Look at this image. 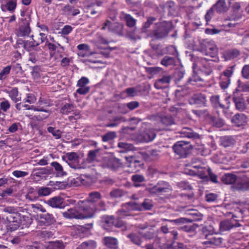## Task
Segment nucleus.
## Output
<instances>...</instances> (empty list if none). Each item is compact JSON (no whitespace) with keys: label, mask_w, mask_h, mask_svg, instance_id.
<instances>
[{"label":"nucleus","mask_w":249,"mask_h":249,"mask_svg":"<svg viewBox=\"0 0 249 249\" xmlns=\"http://www.w3.org/2000/svg\"><path fill=\"white\" fill-rule=\"evenodd\" d=\"M2 212L4 213L2 215V219L7 224V228L11 231L17 229L20 214L18 213L17 209L14 207L7 206L2 209Z\"/></svg>","instance_id":"f257e3e1"},{"label":"nucleus","mask_w":249,"mask_h":249,"mask_svg":"<svg viewBox=\"0 0 249 249\" xmlns=\"http://www.w3.org/2000/svg\"><path fill=\"white\" fill-rule=\"evenodd\" d=\"M189 174L197 176L203 182L210 180L213 183H217V177L212 172L209 167H204L198 165H192L189 169Z\"/></svg>","instance_id":"f03ea898"},{"label":"nucleus","mask_w":249,"mask_h":249,"mask_svg":"<svg viewBox=\"0 0 249 249\" xmlns=\"http://www.w3.org/2000/svg\"><path fill=\"white\" fill-rule=\"evenodd\" d=\"M80 219L89 218L95 213L94 205L86 200L79 201L77 203Z\"/></svg>","instance_id":"7ed1b4c3"},{"label":"nucleus","mask_w":249,"mask_h":249,"mask_svg":"<svg viewBox=\"0 0 249 249\" xmlns=\"http://www.w3.org/2000/svg\"><path fill=\"white\" fill-rule=\"evenodd\" d=\"M146 191L150 194L156 195H163L165 193H170L172 187L170 184L165 181H160L155 186L148 187Z\"/></svg>","instance_id":"20e7f679"},{"label":"nucleus","mask_w":249,"mask_h":249,"mask_svg":"<svg viewBox=\"0 0 249 249\" xmlns=\"http://www.w3.org/2000/svg\"><path fill=\"white\" fill-rule=\"evenodd\" d=\"M172 29L171 23L164 21L156 23V28L153 32L154 37L157 39H161L166 37Z\"/></svg>","instance_id":"39448f33"},{"label":"nucleus","mask_w":249,"mask_h":249,"mask_svg":"<svg viewBox=\"0 0 249 249\" xmlns=\"http://www.w3.org/2000/svg\"><path fill=\"white\" fill-rule=\"evenodd\" d=\"M172 148L176 154L179 156V158H184L190 153L191 145L188 142L179 141L173 145Z\"/></svg>","instance_id":"423d86ee"},{"label":"nucleus","mask_w":249,"mask_h":249,"mask_svg":"<svg viewBox=\"0 0 249 249\" xmlns=\"http://www.w3.org/2000/svg\"><path fill=\"white\" fill-rule=\"evenodd\" d=\"M31 21L30 15L26 16L24 18L21 19V22L18 29L17 35L18 36H28L31 32L30 24Z\"/></svg>","instance_id":"0eeeda50"},{"label":"nucleus","mask_w":249,"mask_h":249,"mask_svg":"<svg viewBox=\"0 0 249 249\" xmlns=\"http://www.w3.org/2000/svg\"><path fill=\"white\" fill-rule=\"evenodd\" d=\"M62 159L66 160L68 165L72 168L79 169L82 167L79 164V156L76 152H68L65 156L62 157Z\"/></svg>","instance_id":"6e6552de"},{"label":"nucleus","mask_w":249,"mask_h":249,"mask_svg":"<svg viewBox=\"0 0 249 249\" xmlns=\"http://www.w3.org/2000/svg\"><path fill=\"white\" fill-rule=\"evenodd\" d=\"M229 99V97H226L225 98V100L228 104H229L230 103ZM219 101L220 96L218 95H213L210 98V102L213 107L216 108L220 107V108L223 109V111L227 118L231 117V113L229 112L228 110L229 107V105H228L226 107L224 105L221 104L220 103Z\"/></svg>","instance_id":"1a4fd4ad"},{"label":"nucleus","mask_w":249,"mask_h":249,"mask_svg":"<svg viewBox=\"0 0 249 249\" xmlns=\"http://www.w3.org/2000/svg\"><path fill=\"white\" fill-rule=\"evenodd\" d=\"M235 66H232L228 68L223 72L221 75V80L220 82V86L222 89H226L229 86L231 83L230 77L232 76Z\"/></svg>","instance_id":"9d476101"},{"label":"nucleus","mask_w":249,"mask_h":249,"mask_svg":"<svg viewBox=\"0 0 249 249\" xmlns=\"http://www.w3.org/2000/svg\"><path fill=\"white\" fill-rule=\"evenodd\" d=\"M206 241L202 242V244L207 247L219 246L221 245L223 239L216 234H206Z\"/></svg>","instance_id":"9b49d317"},{"label":"nucleus","mask_w":249,"mask_h":249,"mask_svg":"<svg viewBox=\"0 0 249 249\" xmlns=\"http://www.w3.org/2000/svg\"><path fill=\"white\" fill-rule=\"evenodd\" d=\"M206 96L203 93H197L193 95L189 100V104L196 105L198 107H206L207 106Z\"/></svg>","instance_id":"f8f14e48"},{"label":"nucleus","mask_w":249,"mask_h":249,"mask_svg":"<svg viewBox=\"0 0 249 249\" xmlns=\"http://www.w3.org/2000/svg\"><path fill=\"white\" fill-rule=\"evenodd\" d=\"M46 203L53 208L64 209L66 205L63 198L60 196H55L50 198Z\"/></svg>","instance_id":"ddd939ff"},{"label":"nucleus","mask_w":249,"mask_h":249,"mask_svg":"<svg viewBox=\"0 0 249 249\" xmlns=\"http://www.w3.org/2000/svg\"><path fill=\"white\" fill-rule=\"evenodd\" d=\"M41 36V41H36L33 38V36H32L33 41H30L25 40V50L28 52H30L35 47L44 42L47 39V36L45 34L41 33L39 34Z\"/></svg>","instance_id":"4468645a"},{"label":"nucleus","mask_w":249,"mask_h":249,"mask_svg":"<svg viewBox=\"0 0 249 249\" xmlns=\"http://www.w3.org/2000/svg\"><path fill=\"white\" fill-rule=\"evenodd\" d=\"M127 205L134 210H140L141 207H142L145 210H150L153 207L152 201L149 199H145L141 205L134 202H128Z\"/></svg>","instance_id":"2eb2a0df"},{"label":"nucleus","mask_w":249,"mask_h":249,"mask_svg":"<svg viewBox=\"0 0 249 249\" xmlns=\"http://www.w3.org/2000/svg\"><path fill=\"white\" fill-rule=\"evenodd\" d=\"M205 46L206 48L203 49L201 51L203 54L210 56L212 58H214L217 56L218 50L215 45L207 43Z\"/></svg>","instance_id":"dca6fc26"},{"label":"nucleus","mask_w":249,"mask_h":249,"mask_svg":"<svg viewBox=\"0 0 249 249\" xmlns=\"http://www.w3.org/2000/svg\"><path fill=\"white\" fill-rule=\"evenodd\" d=\"M205 46L206 48L203 49L201 51L203 54L210 56L212 58H214L217 56L218 50L215 45L207 43Z\"/></svg>","instance_id":"f3484780"},{"label":"nucleus","mask_w":249,"mask_h":249,"mask_svg":"<svg viewBox=\"0 0 249 249\" xmlns=\"http://www.w3.org/2000/svg\"><path fill=\"white\" fill-rule=\"evenodd\" d=\"M79 213V210L77 205L74 208L69 209L67 211L63 212L62 215L67 219H80Z\"/></svg>","instance_id":"a211bd4d"},{"label":"nucleus","mask_w":249,"mask_h":249,"mask_svg":"<svg viewBox=\"0 0 249 249\" xmlns=\"http://www.w3.org/2000/svg\"><path fill=\"white\" fill-rule=\"evenodd\" d=\"M171 79L172 76L170 75H163L162 77L156 81L154 86L158 89H163L165 87L164 85L169 84Z\"/></svg>","instance_id":"6ab92c4d"},{"label":"nucleus","mask_w":249,"mask_h":249,"mask_svg":"<svg viewBox=\"0 0 249 249\" xmlns=\"http://www.w3.org/2000/svg\"><path fill=\"white\" fill-rule=\"evenodd\" d=\"M240 55V51L236 49L225 51L222 54L225 60L228 61L237 57Z\"/></svg>","instance_id":"aec40b11"},{"label":"nucleus","mask_w":249,"mask_h":249,"mask_svg":"<svg viewBox=\"0 0 249 249\" xmlns=\"http://www.w3.org/2000/svg\"><path fill=\"white\" fill-rule=\"evenodd\" d=\"M188 83L197 87H202L205 85L204 81L197 74L194 73L188 80Z\"/></svg>","instance_id":"412c9836"},{"label":"nucleus","mask_w":249,"mask_h":249,"mask_svg":"<svg viewBox=\"0 0 249 249\" xmlns=\"http://www.w3.org/2000/svg\"><path fill=\"white\" fill-rule=\"evenodd\" d=\"M62 13L67 16H75L80 13V11L78 9L75 8L73 6L67 4L62 9Z\"/></svg>","instance_id":"4be33fe9"},{"label":"nucleus","mask_w":249,"mask_h":249,"mask_svg":"<svg viewBox=\"0 0 249 249\" xmlns=\"http://www.w3.org/2000/svg\"><path fill=\"white\" fill-rule=\"evenodd\" d=\"M181 137L188 138L198 139L199 135L193 131L191 128L184 127L180 131Z\"/></svg>","instance_id":"5701e85b"},{"label":"nucleus","mask_w":249,"mask_h":249,"mask_svg":"<svg viewBox=\"0 0 249 249\" xmlns=\"http://www.w3.org/2000/svg\"><path fill=\"white\" fill-rule=\"evenodd\" d=\"M121 18L125 22L126 25L129 28H134L137 20L129 14L122 12Z\"/></svg>","instance_id":"b1692460"},{"label":"nucleus","mask_w":249,"mask_h":249,"mask_svg":"<svg viewBox=\"0 0 249 249\" xmlns=\"http://www.w3.org/2000/svg\"><path fill=\"white\" fill-rule=\"evenodd\" d=\"M220 144L225 147H231L234 145L236 142L235 140L232 136H224L220 139Z\"/></svg>","instance_id":"393cba45"},{"label":"nucleus","mask_w":249,"mask_h":249,"mask_svg":"<svg viewBox=\"0 0 249 249\" xmlns=\"http://www.w3.org/2000/svg\"><path fill=\"white\" fill-rule=\"evenodd\" d=\"M212 7L218 13L224 12L228 9V6L225 0H218Z\"/></svg>","instance_id":"a878e982"},{"label":"nucleus","mask_w":249,"mask_h":249,"mask_svg":"<svg viewBox=\"0 0 249 249\" xmlns=\"http://www.w3.org/2000/svg\"><path fill=\"white\" fill-rule=\"evenodd\" d=\"M231 122L235 125L240 126L246 122V117L243 114H236L232 118Z\"/></svg>","instance_id":"bb28decb"},{"label":"nucleus","mask_w":249,"mask_h":249,"mask_svg":"<svg viewBox=\"0 0 249 249\" xmlns=\"http://www.w3.org/2000/svg\"><path fill=\"white\" fill-rule=\"evenodd\" d=\"M39 217L41 219L42 222L48 225H52L56 221L53 215L49 213L40 214L39 215Z\"/></svg>","instance_id":"cd10ccee"},{"label":"nucleus","mask_w":249,"mask_h":249,"mask_svg":"<svg viewBox=\"0 0 249 249\" xmlns=\"http://www.w3.org/2000/svg\"><path fill=\"white\" fill-rule=\"evenodd\" d=\"M234 226L232 220H225L220 222L219 229L221 231H228L232 229Z\"/></svg>","instance_id":"c85d7f7f"},{"label":"nucleus","mask_w":249,"mask_h":249,"mask_svg":"<svg viewBox=\"0 0 249 249\" xmlns=\"http://www.w3.org/2000/svg\"><path fill=\"white\" fill-rule=\"evenodd\" d=\"M123 25L118 22L110 24V30L112 33L119 36L123 35Z\"/></svg>","instance_id":"c756f323"},{"label":"nucleus","mask_w":249,"mask_h":249,"mask_svg":"<svg viewBox=\"0 0 249 249\" xmlns=\"http://www.w3.org/2000/svg\"><path fill=\"white\" fill-rule=\"evenodd\" d=\"M32 222L31 217L26 215L21 216L20 214L19 220L18 221V228L20 226L22 227V228L29 227Z\"/></svg>","instance_id":"7c9ffc66"},{"label":"nucleus","mask_w":249,"mask_h":249,"mask_svg":"<svg viewBox=\"0 0 249 249\" xmlns=\"http://www.w3.org/2000/svg\"><path fill=\"white\" fill-rule=\"evenodd\" d=\"M101 198V194L97 191H93L89 193L88 197L85 200L88 201L89 203H92L94 205L97 201Z\"/></svg>","instance_id":"2f4dec72"},{"label":"nucleus","mask_w":249,"mask_h":249,"mask_svg":"<svg viewBox=\"0 0 249 249\" xmlns=\"http://www.w3.org/2000/svg\"><path fill=\"white\" fill-rule=\"evenodd\" d=\"M131 179L133 182V186L139 187L142 186L141 183L145 181L144 177L142 175L135 174L131 176Z\"/></svg>","instance_id":"473e14b6"},{"label":"nucleus","mask_w":249,"mask_h":249,"mask_svg":"<svg viewBox=\"0 0 249 249\" xmlns=\"http://www.w3.org/2000/svg\"><path fill=\"white\" fill-rule=\"evenodd\" d=\"M232 99L237 109L240 111H243L245 109L246 107L244 100L242 97H237L234 93Z\"/></svg>","instance_id":"72a5a7b5"},{"label":"nucleus","mask_w":249,"mask_h":249,"mask_svg":"<svg viewBox=\"0 0 249 249\" xmlns=\"http://www.w3.org/2000/svg\"><path fill=\"white\" fill-rule=\"evenodd\" d=\"M156 134L152 130H147L142 134V141L148 142L152 141L156 137Z\"/></svg>","instance_id":"f704fd0d"},{"label":"nucleus","mask_w":249,"mask_h":249,"mask_svg":"<svg viewBox=\"0 0 249 249\" xmlns=\"http://www.w3.org/2000/svg\"><path fill=\"white\" fill-rule=\"evenodd\" d=\"M121 166L122 163L120 160L113 157L110 153V168L113 171H116Z\"/></svg>","instance_id":"c9c22d12"},{"label":"nucleus","mask_w":249,"mask_h":249,"mask_svg":"<svg viewBox=\"0 0 249 249\" xmlns=\"http://www.w3.org/2000/svg\"><path fill=\"white\" fill-rule=\"evenodd\" d=\"M222 181L226 184L234 183L236 180V176L232 174H226L221 178Z\"/></svg>","instance_id":"e433bc0d"},{"label":"nucleus","mask_w":249,"mask_h":249,"mask_svg":"<svg viewBox=\"0 0 249 249\" xmlns=\"http://www.w3.org/2000/svg\"><path fill=\"white\" fill-rule=\"evenodd\" d=\"M51 166L54 168L57 176L63 177L66 175L67 173L64 171L62 166L56 161L52 162Z\"/></svg>","instance_id":"4c0bfd02"},{"label":"nucleus","mask_w":249,"mask_h":249,"mask_svg":"<svg viewBox=\"0 0 249 249\" xmlns=\"http://www.w3.org/2000/svg\"><path fill=\"white\" fill-rule=\"evenodd\" d=\"M34 171L36 176H41L43 175L51 174L53 171V168L50 167L36 168L34 170Z\"/></svg>","instance_id":"58836bf2"},{"label":"nucleus","mask_w":249,"mask_h":249,"mask_svg":"<svg viewBox=\"0 0 249 249\" xmlns=\"http://www.w3.org/2000/svg\"><path fill=\"white\" fill-rule=\"evenodd\" d=\"M96 243L93 240H89L82 243L78 247V249H94Z\"/></svg>","instance_id":"ea45409f"},{"label":"nucleus","mask_w":249,"mask_h":249,"mask_svg":"<svg viewBox=\"0 0 249 249\" xmlns=\"http://www.w3.org/2000/svg\"><path fill=\"white\" fill-rule=\"evenodd\" d=\"M99 151L100 149H96L89 151L87 158V161L88 163H92L96 160L97 156Z\"/></svg>","instance_id":"a19ab883"},{"label":"nucleus","mask_w":249,"mask_h":249,"mask_svg":"<svg viewBox=\"0 0 249 249\" xmlns=\"http://www.w3.org/2000/svg\"><path fill=\"white\" fill-rule=\"evenodd\" d=\"M65 246L62 241H56L50 243L46 249H65Z\"/></svg>","instance_id":"79ce46f5"},{"label":"nucleus","mask_w":249,"mask_h":249,"mask_svg":"<svg viewBox=\"0 0 249 249\" xmlns=\"http://www.w3.org/2000/svg\"><path fill=\"white\" fill-rule=\"evenodd\" d=\"M160 122L165 126L171 125L175 123L174 118L169 115L164 116L161 117Z\"/></svg>","instance_id":"37998d69"},{"label":"nucleus","mask_w":249,"mask_h":249,"mask_svg":"<svg viewBox=\"0 0 249 249\" xmlns=\"http://www.w3.org/2000/svg\"><path fill=\"white\" fill-rule=\"evenodd\" d=\"M74 105L72 104H65L61 107L60 112L62 114H68L73 111Z\"/></svg>","instance_id":"c03bdc74"},{"label":"nucleus","mask_w":249,"mask_h":249,"mask_svg":"<svg viewBox=\"0 0 249 249\" xmlns=\"http://www.w3.org/2000/svg\"><path fill=\"white\" fill-rule=\"evenodd\" d=\"M160 63L165 66L174 65L175 63V59L172 57L169 56H165L163 59L161 60Z\"/></svg>","instance_id":"a18cd8bd"},{"label":"nucleus","mask_w":249,"mask_h":249,"mask_svg":"<svg viewBox=\"0 0 249 249\" xmlns=\"http://www.w3.org/2000/svg\"><path fill=\"white\" fill-rule=\"evenodd\" d=\"M127 237L130 239V241L134 244L140 246L142 243L140 237L135 233H130L127 235Z\"/></svg>","instance_id":"49530a36"},{"label":"nucleus","mask_w":249,"mask_h":249,"mask_svg":"<svg viewBox=\"0 0 249 249\" xmlns=\"http://www.w3.org/2000/svg\"><path fill=\"white\" fill-rule=\"evenodd\" d=\"M125 159L128 163L127 166L130 168L136 167L137 165H140V161L136 160L133 157H125Z\"/></svg>","instance_id":"de8ad7c7"},{"label":"nucleus","mask_w":249,"mask_h":249,"mask_svg":"<svg viewBox=\"0 0 249 249\" xmlns=\"http://www.w3.org/2000/svg\"><path fill=\"white\" fill-rule=\"evenodd\" d=\"M132 31L127 33V36L132 39H140L141 36L139 31L135 27Z\"/></svg>","instance_id":"09e8293b"},{"label":"nucleus","mask_w":249,"mask_h":249,"mask_svg":"<svg viewBox=\"0 0 249 249\" xmlns=\"http://www.w3.org/2000/svg\"><path fill=\"white\" fill-rule=\"evenodd\" d=\"M47 130L56 139H60L61 137L62 132L59 129H56L54 127L49 126L47 128Z\"/></svg>","instance_id":"8fccbe9b"},{"label":"nucleus","mask_w":249,"mask_h":249,"mask_svg":"<svg viewBox=\"0 0 249 249\" xmlns=\"http://www.w3.org/2000/svg\"><path fill=\"white\" fill-rule=\"evenodd\" d=\"M95 213L98 211H105L107 210V206L106 203L101 200L94 204Z\"/></svg>","instance_id":"3c124183"},{"label":"nucleus","mask_w":249,"mask_h":249,"mask_svg":"<svg viewBox=\"0 0 249 249\" xmlns=\"http://www.w3.org/2000/svg\"><path fill=\"white\" fill-rule=\"evenodd\" d=\"M51 193V190L49 187H41L37 189V194L41 196H49Z\"/></svg>","instance_id":"603ef678"},{"label":"nucleus","mask_w":249,"mask_h":249,"mask_svg":"<svg viewBox=\"0 0 249 249\" xmlns=\"http://www.w3.org/2000/svg\"><path fill=\"white\" fill-rule=\"evenodd\" d=\"M11 70V66H7L4 67L0 72V80L2 81L6 79L7 75L10 73Z\"/></svg>","instance_id":"864d4df0"},{"label":"nucleus","mask_w":249,"mask_h":249,"mask_svg":"<svg viewBox=\"0 0 249 249\" xmlns=\"http://www.w3.org/2000/svg\"><path fill=\"white\" fill-rule=\"evenodd\" d=\"M118 145L120 148L124 149L123 150H122L121 151L122 152H125L126 151L132 150L134 148V146L132 144L128 143H126V142H119V143H118Z\"/></svg>","instance_id":"5fc2aeb1"},{"label":"nucleus","mask_w":249,"mask_h":249,"mask_svg":"<svg viewBox=\"0 0 249 249\" xmlns=\"http://www.w3.org/2000/svg\"><path fill=\"white\" fill-rule=\"evenodd\" d=\"M100 224L101 226L106 230L109 228V217L107 215H104L102 217Z\"/></svg>","instance_id":"6e6d98bb"},{"label":"nucleus","mask_w":249,"mask_h":249,"mask_svg":"<svg viewBox=\"0 0 249 249\" xmlns=\"http://www.w3.org/2000/svg\"><path fill=\"white\" fill-rule=\"evenodd\" d=\"M190 215L192 216L193 219L192 220H189V222H191L192 221H201L203 218V215L200 213L195 211H194L190 213Z\"/></svg>","instance_id":"4d7b16f0"},{"label":"nucleus","mask_w":249,"mask_h":249,"mask_svg":"<svg viewBox=\"0 0 249 249\" xmlns=\"http://www.w3.org/2000/svg\"><path fill=\"white\" fill-rule=\"evenodd\" d=\"M149 151L152 160H157L160 157V151L159 150L152 149Z\"/></svg>","instance_id":"13d9d810"},{"label":"nucleus","mask_w":249,"mask_h":249,"mask_svg":"<svg viewBox=\"0 0 249 249\" xmlns=\"http://www.w3.org/2000/svg\"><path fill=\"white\" fill-rule=\"evenodd\" d=\"M17 6V0H9L6 4V7L8 10L10 11H14Z\"/></svg>","instance_id":"bf43d9fd"},{"label":"nucleus","mask_w":249,"mask_h":249,"mask_svg":"<svg viewBox=\"0 0 249 249\" xmlns=\"http://www.w3.org/2000/svg\"><path fill=\"white\" fill-rule=\"evenodd\" d=\"M172 247L173 249H190L189 246L180 242H173Z\"/></svg>","instance_id":"052dcab7"},{"label":"nucleus","mask_w":249,"mask_h":249,"mask_svg":"<svg viewBox=\"0 0 249 249\" xmlns=\"http://www.w3.org/2000/svg\"><path fill=\"white\" fill-rule=\"evenodd\" d=\"M169 221H170V222L174 223V224H175L176 225H179L181 224L188 223V222H189V221H190L189 219L186 218H183V217H180L179 218H177L176 219H173L172 220H169Z\"/></svg>","instance_id":"680f3d73"},{"label":"nucleus","mask_w":249,"mask_h":249,"mask_svg":"<svg viewBox=\"0 0 249 249\" xmlns=\"http://www.w3.org/2000/svg\"><path fill=\"white\" fill-rule=\"evenodd\" d=\"M241 73L243 78L249 79V64L245 65L243 66Z\"/></svg>","instance_id":"e2e57ef3"},{"label":"nucleus","mask_w":249,"mask_h":249,"mask_svg":"<svg viewBox=\"0 0 249 249\" xmlns=\"http://www.w3.org/2000/svg\"><path fill=\"white\" fill-rule=\"evenodd\" d=\"M178 188L182 190H192V187L188 182L186 181H181L178 183Z\"/></svg>","instance_id":"0e129e2a"},{"label":"nucleus","mask_w":249,"mask_h":249,"mask_svg":"<svg viewBox=\"0 0 249 249\" xmlns=\"http://www.w3.org/2000/svg\"><path fill=\"white\" fill-rule=\"evenodd\" d=\"M10 107V104L7 100H5L0 103V108L4 112H6Z\"/></svg>","instance_id":"69168bd1"},{"label":"nucleus","mask_w":249,"mask_h":249,"mask_svg":"<svg viewBox=\"0 0 249 249\" xmlns=\"http://www.w3.org/2000/svg\"><path fill=\"white\" fill-rule=\"evenodd\" d=\"M72 30V28L71 26L67 25H65L61 29V32L59 33L62 35L66 36L69 34Z\"/></svg>","instance_id":"338daca9"},{"label":"nucleus","mask_w":249,"mask_h":249,"mask_svg":"<svg viewBox=\"0 0 249 249\" xmlns=\"http://www.w3.org/2000/svg\"><path fill=\"white\" fill-rule=\"evenodd\" d=\"M110 249H119L118 246V240L115 238L110 237Z\"/></svg>","instance_id":"774afa93"}]
</instances>
